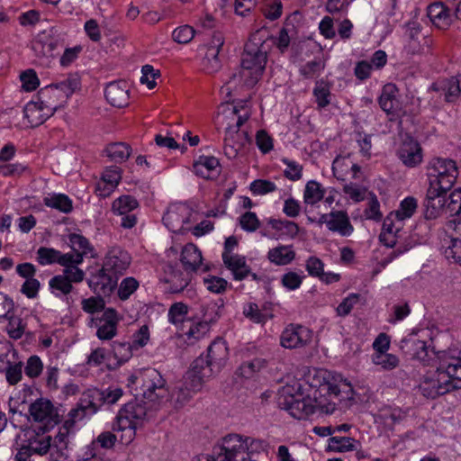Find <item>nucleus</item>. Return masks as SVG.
<instances>
[{
	"label": "nucleus",
	"instance_id": "obj_25",
	"mask_svg": "<svg viewBox=\"0 0 461 461\" xmlns=\"http://www.w3.org/2000/svg\"><path fill=\"white\" fill-rule=\"evenodd\" d=\"M205 369L203 368V361L202 359H195L192 367L186 372L184 376V385L193 393L201 391L205 379L212 377V375H203Z\"/></svg>",
	"mask_w": 461,
	"mask_h": 461
},
{
	"label": "nucleus",
	"instance_id": "obj_19",
	"mask_svg": "<svg viewBox=\"0 0 461 461\" xmlns=\"http://www.w3.org/2000/svg\"><path fill=\"white\" fill-rule=\"evenodd\" d=\"M400 160L408 167H414L422 161L420 145L412 137L406 135L398 149Z\"/></svg>",
	"mask_w": 461,
	"mask_h": 461
},
{
	"label": "nucleus",
	"instance_id": "obj_14",
	"mask_svg": "<svg viewBox=\"0 0 461 461\" xmlns=\"http://www.w3.org/2000/svg\"><path fill=\"white\" fill-rule=\"evenodd\" d=\"M318 223L325 224L330 231L337 232L343 237L350 236L354 231V227L345 211L324 213L320 217Z\"/></svg>",
	"mask_w": 461,
	"mask_h": 461
},
{
	"label": "nucleus",
	"instance_id": "obj_20",
	"mask_svg": "<svg viewBox=\"0 0 461 461\" xmlns=\"http://www.w3.org/2000/svg\"><path fill=\"white\" fill-rule=\"evenodd\" d=\"M131 256L120 247L111 248L104 260V269H108L118 276L122 275L131 264Z\"/></svg>",
	"mask_w": 461,
	"mask_h": 461
},
{
	"label": "nucleus",
	"instance_id": "obj_33",
	"mask_svg": "<svg viewBox=\"0 0 461 461\" xmlns=\"http://www.w3.org/2000/svg\"><path fill=\"white\" fill-rule=\"evenodd\" d=\"M447 190H436L432 194L430 186L427 191L426 215L428 218L435 219L445 210Z\"/></svg>",
	"mask_w": 461,
	"mask_h": 461
},
{
	"label": "nucleus",
	"instance_id": "obj_63",
	"mask_svg": "<svg viewBox=\"0 0 461 461\" xmlns=\"http://www.w3.org/2000/svg\"><path fill=\"white\" fill-rule=\"evenodd\" d=\"M203 285L212 293L222 294L227 288L228 282L222 277L209 276L203 278Z\"/></svg>",
	"mask_w": 461,
	"mask_h": 461
},
{
	"label": "nucleus",
	"instance_id": "obj_27",
	"mask_svg": "<svg viewBox=\"0 0 461 461\" xmlns=\"http://www.w3.org/2000/svg\"><path fill=\"white\" fill-rule=\"evenodd\" d=\"M430 90L444 95L447 103L456 102L461 94L460 82L456 77L445 78L431 85Z\"/></svg>",
	"mask_w": 461,
	"mask_h": 461
},
{
	"label": "nucleus",
	"instance_id": "obj_2",
	"mask_svg": "<svg viewBox=\"0 0 461 461\" xmlns=\"http://www.w3.org/2000/svg\"><path fill=\"white\" fill-rule=\"evenodd\" d=\"M438 360L437 368L427 371L419 385L420 393L427 398L435 399L461 388V352L443 351Z\"/></svg>",
	"mask_w": 461,
	"mask_h": 461
},
{
	"label": "nucleus",
	"instance_id": "obj_11",
	"mask_svg": "<svg viewBox=\"0 0 461 461\" xmlns=\"http://www.w3.org/2000/svg\"><path fill=\"white\" fill-rule=\"evenodd\" d=\"M139 202L131 195H122L112 203L113 212L121 218L120 226L133 228L138 221Z\"/></svg>",
	"mask_w": 461,
	"mask_h": 461
},
{
	"label": "nucleus",
	"instance_id": "obj_51",
	"mask_svg": "<svg viewBox=\"0 0 461 461\" xmlns=\"http://www.w3.org/2000/svg\"><path fill=\"white\" fill-rule=\"evenodd\" d=\"M268 224L276 230L283 231L285 235L294 238L299 232V226L297 223L279 219H270Z\"/></svg>",
	"mask_w": 461,
	"mask_h": 461
},
{
	"label": "nucleus",
	"instance_id": "obj_39",
	"mask_svg": "<svg viewBox=\"0 0 461 461\" xmlns=\"http://www.w3.org/2000/svg\"><path fill=\"white\" fill-rule=\"evenodd\" d=\"M50 293L58 298L68 296L73 291V285L63 274L56 275L49 281Z\"/></svg>",
	"mask_w": 461,
	"mask_h": 461
},
{
	"label": "nucleus",
	"instance_id": "obj_6",
	"mask_svg": "<svg viewBox=\"0 0 461 461\" xmlns=\"http://www.w3.org/2000/svg\"><path fill=\"white\" fill-rule=\"evenodd\" d=\"M131 384L140 385V394L142 395V399L149 403H154L157 408L159 401L168 396L166 381L156 369H146L140 375L131 377Z\"/></svg>",
	"mask_w": 461,
	"mask_h": 461
},
{
	"label": "nucleus",
	"instance_id": "obj_32",
	"mask_svg": "<svg viewBox=\"0 0 461 461\" xmlns=\"http://www.w3.org/2000/svg\"><path fill=\"white\" fill-rule=\"evenodd\" d=\"M428 16L440 29L447 28L452 22L450 10L441 2H435L428 6Z\"/></svg>",
	"mask_w": 461,
	"mask_h": 461
},
{
	"label": "nucleus",
	"instance_id": "obj_40",
	"mask_svg": "<svg viewBox=\"0 0 461 461\" xmlns=\"http://www.w3.org/2000/svg\"><path fill=\"white\" fill-rule=\"evenodd\" d=\"M331 85L323 79L318 80L313 88V96L319 109H323L330 104Z\"/></svg>",
	"mask_w": 461,
	"mask_h": 461
},
{
	"label": "nucleus",
	"instance_id": "obj_9",
	"mask_svg": "<svg viewBox=\"0 0 461 461\" xmlns=\"http://www.w3.org/2000/svg\"><path fill=\"white\" fill-rule=\"evenodd\" d=\"M77 86L78 82L77 79L68 78L59 84L50 85L41 89L39 93L38 99L41 100V104L47 107L49 103L55 104V113L58 109L64 106Z\"/></svg>",
	"mask_w": 461,
	"mask_h": 461
},
{
	"label": "nucleus",
	"instance_id": "obj_28",
	"mask_svg": "<svg viewBox=\"0 0 461 461\" xmlns=\"http://www.w3.org/2000/svg\"><path fill=\"white\" fill-rule=\"evenodd\" d=\"M402 347L406 348L412 357L420 360L424 365L429 364L430 354L425 341L416 338L414 334H410L402 340Z\"/></svg>",
	"mask_w": 461,
	"mask_h": 461
},
{
	"label": "nucleus",
	"instance_id": "obj_22",
	"mask_svg": "<svg viewBox=\"0 0 461 461\" xmlns=\"http://www.w3.org/2000/svg\"><path fill=\"white\" fill-rule=\"evenodd\" d=\"M223 44L224 39L221 33L212 36L203 59V68L207 73L212 74L221 69V62L219 59V53Z\"/></svg>",
	"mask_w": 461,
	"mask_h": 461
},
{
	"label": "nucleus",
	"instance_id": "obj_3",
	"mask_svg": "<svg viewBox=\"0 0 461 461\" xmlns=\"http://www.w3.org/2000/svg\"><path fill=\"white\" fill-rule=\"evenodd\" d=\"M316 392L315 390L314 393ZM277 403L282 410L298 420L305 419L316 411L332 413L335 411L334 404L324 405L318 401L316 394L313 397L305 394L303 385L298 381L285 384L280 389Z\"/></svg>",
	"mask_w": 461,
	"mask_h": 461
},
{
	"label": "nucleus",
	"instance_id": "obj_64",
	"mask_svg": "<svg viewBox=\"0 0 461 461\" xmlns=\"http://www.w3.org/2000/svg\"><path fill=\"white\" fill-rule=\"evenodd\" d=\"M139 287V282L133 277L124 278L118 288V296L121 300H127Z\"/></svg>",
	"mask_w": 461,
	"mask_h": 461
},
{
	"label": "nucleus",
	"instance_id": "obj_55",
	"mask_svg": "<svg viewBox=\"0 0 461 461\" xmlns=\"http://www.w3.org/2000/svg\"><path fill=\"white\" fill-rule=\"evenodd\" d=\"M372 362L375 366H381L384 370H393L399 365V358L393 354L381 353L374 354Z\"/></svg>",
	"mask_w": 461,
	"mask_h": 461
},
{
	"label": "nucleus",
	"instance_id": "obj_43",
	"mask_svg": "<svg viewBox=\"0 0 461 461\" xmlns=\"http://www.w3.org/2000/svg\"><path fill=\"white\" fill-rule=\"evenodd\" d=\"M326 190L321 185L315 181L310 180L307 182L303 192V202L310 205H314L323 199Z\"/></svg>",
	"mask_w": 461,
	"mask_h": 461
},
{
	"label": "nucleus",
	"instance_id": "obj_36",
	"mask_svg": "<svg viewBox=\"0 0 461 461\" xmlns=\"http://www.w3.org/2000/svg\"><path fill=\"white\" fill-rule=\"evenodd\" d=\"M295 251L292 245H277L267 252V259L275 266H286L295 258Z\"/></svg>",
	"mask_w": 461,
	"mask_h": 461
},
{
	"label": "nucleus",
	"instance_id": "obj_4",
	"mask_svg": "<svg viewBox=\"0 0 461 461\" xmlns=\"http://www.w3.org/2000/svg\"><path fill=\"white\" fill-rule=\"evenodd\" d=\"M157 410L154 403H149L144 399H135L127 402L120 410L113 429L122 432L121 441L127 445L134 439L137 428L151 420Z\"/></svg>",
	"mask_w": 461,
	"mask_h": 461
},
{
	"label": "nucleus",
	"instance_id": "obj_41",
	"mask_svg": "<svg viewBox=\"0 0 461 461\" xmlns=\"http://www.w3.org/2000/svg\"><path fill=\"white\" fill-rule=\"evenodd\" d=\"M43 203L50 208L56 209L61 212L68 213L73 209L72 200L64 194H53L44 197Z\"/></svg>",
	"mask_w": 461,
	"mask_h": 461
},
{
	"label": "nucleus",
	"instance_id": "obj_50",
	"mask_svg": "<svg viewBox=\"0 0 461 461\" xmlns=\"http://www.w3.org/2000/svg\"><path fill=\"white\" fill-rule=\"evenodd\" d=\"M325 68V62L321 59H315L301 66L299 72L305 78L318 77Z\"/></svg>",
	"mask_w": 461,
	"mask_h": 461
},
{
	"label": "nucleus",
	"instance_id": "obj_17",
	"mask_svg": "<svg viewBox=\"0 0 461 461\" xmlns=\"http://www.w3.org/2000/svg\"><path fill=\"white\" fill-rule=\"evenodd\" d=\"M117 281L118 276L108 269H104L103 266L102 268L90 276L87 284L95 294L105 296L109 295L116 287Z\"/></svg>",
	"mask_w": 461,
	"mask_h": 461
},
{
	"label": "nucleus",
	"instance_id": "obj_48",
	"mask_svg": "<svg viewBox=\"0 0 461 461\" xmlns=\"http://www.w3.org/2000/svg\"><path fill=\"white\" fill-rule=\"evenodd\" d=\"M461 235V233H459ZM444 256L445 258L461 266V239H451L445 242Z\"/></svg>",
	"mask_w": 461,
	"mask_h": 461
},
{
	"label": "nucleus",
	"instance_id": "obj_12",
	"mask_svg": "<svg viewBox=\"0 0 461 461\" xmlns=\"http://www.w3.org/2000/svg\"><path fill=\"white\" fill-rule=\"evenodd\" d=\"M312 339L310 329L300 324H289L282 332L280 344L289 349L301 348L308 345Z\"/></svg>",
	"mask_w": 461,
	"mask_h": 461
},
{
	"label": "nucleus",
	"instance_id": "obj_58",
	"mask_svg": "<svg viewBox=\"0 0 461 461\" xmlns=\"http://www.w3.org/2000/svg\"><path fill=\"white\" fill-rule=\"evenodd\" d=\"M187 312L188 308L185 303H175L168 310V321L175 325L182 323L185 321Z\"/></svg>",
	"mask_w": 461,
	"mask_h": 461
},
{
	"label": "nucleus",
	"instance_id": "obj_56",
	"mask_svg": "<svg viewBox=\"0 0 461 461\" xmlns=\"http://www.w3.org/2000/svg\"><path fill=\"white\" fill-rule=\"evenodd\" d=\"M37 261L41 266L59 263V250L52 248L40 247L36 252Z\"/></svg>",
	"mask_w": 461,
	"mask_h": 461
},
{
	"label": "nucleus",
	"instance_id": "obj_21",
	"mask_svg": "<svg viewBox=\"0 0 461 461\" xmlns=\"http://www.w3.org/2000/svg\"><path fill=\"white\" fill-rule=\"evenodd\" d=\"M191 210L184 204L172 205L163 215L164 224L173 232H178L189 222Z\"/></svg>",
	"mask_w": 461,
	"mask_h": 461
},
{
	"label": "nucleus",
	"instance_id": "obj_46",
	"mask_svg": "<svg viewBox=\"0 0 461 461\" xmlns=\"http://www.w3.org/2000/svg\"><path fill=\"white\" fill-rule=\"evenodd\" d=\"M5 319L8 321L5 327L8 336L13 339H21L25 332L26 322L21 317L14 315L13 312Z\"/></svg>",
	"mask_w": 461,
	"mask_h": 461
},
{
	"label": "nucleus",
	"instance_id": "obj_18",
	"mask_svg": "<svg viewBox=\"0 0 461 461\" xmlns=\"http://www.w3.org/2000/svg\"><path fill=\"white\" fill-rule=\"evenodd\" d=\"M30 415L36 422L52 427L58 422V414L50 400L40 398L30 405Z\"/></svg>",
	"mask_w": 461,
	"mask_h": 461
},
{
	"label": "nucleus",
	"instance_id": "obj_45",
	"mask_svg": "<svg viewBox=\"0 0 461 461\" xmlns=\"http://www.w3.org/2000/svg\"><path fill=\"white\" fill-rule=\"evenodd\" d=\"M446 210L456 216L455 230L461 233V189H456L450 194Z\"/></svg>",
	"mask_w": 461,
	"mask_h": 461
},
{
	"label": "nucleus",
	"instance_id": "obj_44",
	"mask_svg": "<svg viewBox=\"0 0 461 461\" xmlns=\"http://www.w3.org/2000/svg\"><path fill=\"white\" fill-rule=\"evenodd\" d=\"M169 273L166 278V282L170 284V290L172 293H179L183 291L189 283L188 275H185L178 269L169 267Z\"/></svg>",
	"mask_w": 461,
	"mask_h": 461
},
{
	"label": "nucleus",
	"instance_id": "obj_49",
	"mask_svg": "<svg viewBox=\"0 0 461 461\" xmlns=\"http://www.w3.org/2000/svg\"><path fill=\"white\" fill-rule=\"evenodd\" d=\"M71 248L77 254L88 255L93 251V248L89 240L81 234L72 233L68 237Z\"/></svg>",
	"mask_w": 461,
	"mask_h": 461
},
{
	"label": "nucleus",
	"instance_id": "obj_7",
	"mask_svg": "<svg viewBox=\"0 0 461 461\" xmlns=\"http://www.w3.org/2000/svg\"><path fill=\"white\" fill-rule=\"evenodd\" d=\"M213 461H247L248 447L240 434H229L222 438L221 445L214 447Z\"/></svg>",
	"mask_w": 461,
	"mask_h": 461
},
{
	"label": "nucleus",
	"instance_id": "obj_61",
	"mask_svg": "<svg viewBox=\"0 0 461 461\" xmlns=\"http://www.w3.org/2000/svg\"><path fill=\"white\" fill-rule=\"evenodd\" d=\"M277 189L276 185L267 179H257L250 184V191L256 195H265Z\"/></svg>",
	"mask_w": 461,
	"mask_h": 461
},
{
	"label": "nucleus",
	"instance_id": "obj_13",
	"mask_svg": "<svg viewBox=\"0 0 461 461\" xmlns=\"http://www.w3.org/2000/svg\"><path fill=\"white\" fill-rule=\"evenodd\" d=\"M98 389H88L84 392L75 409L69 411V416L73 421L82 420L86 417L95 414L100 407Z\"/></svg>",
	"mask_w": 461,
	"mask_h": 461
},
{
	"label": "nucleus",
	"instance_id": "obj_53",
	"mask_svg": "<svg viewBox=\"0 0 461 461\" xmlns=\"http://www.w3.org/2000/svg\"><path fill=\"white\" fill-rule=\"evenodd\" d=\"M243 314L255 323H265L272 316L263 312L255 303H249L243 308Z\"/></svg>",
	"mask_w": 461,
	"mask_h": 461
},
{
	"label": "nucleus",
	"instance_id": "obj_37",
	"mask_svg": "<svg viewBox=\"0 0 461 461\" xmlns=\"http://www.w3.org/2000/svg\"><path fill=\"white\" fill-rule=\"evenodd\" d=\"M202 253L193 243L186 244L181 252V262L185 270L195 271L202 263Z\"/></svg>",
	"mask_w": 461,
	"mask_h": 461
},
{
	"label": "nucleus",
	"instance_id": "obj_52",
	"mask_svg": "<svg viewBox=\"0 0 461 461\" xmlns=\"http://www.w3.org/2000/svg\"><path fill=\"white\" fill-rule=\"evenodd\" d=\"M304 279V276L303 275V272L298 273L295 271H287L285 272L280 279V283L283 285L284 288H285L288 291H294L303 284V281Z\"/></svg>",
	"mask_w": 461,
	"mask_h": 461
},
{
	"label": "nucleus",
	"instance_id": "obj_31",
	"mask_svg": "<svg viewBox=\"0 0 461 461\" xmlns=\"http://www.w3.org/2000/svg\"><path fill=\"white\" fill-rule=\"evenodd\" d=\"M122 179V170L117 166H111L105 168L102 174V182L98 183L97 190L100 195L106 196L110 194L118 185Z\"/></svg>",
	"mask_w": 461,
	"mask_h": 461
},
{
	"label": "nucleus",
	"instance_id": "obj_1",
	"mask_svg": "<svg viewBox=\"0 0 461 461\" xmlns=\"http://www.w3.org/2000/svg\"><path fill=\"white\" fill-rule=\"evenodd\" d=\"M269 50L270 43L265 32L258 30L252 33L244 46L241 68L232 73L221 86V94L230 98L238 87L255 86L265 70Z\"/></svg>",
	"mask_w": 461,
	"mask_h": 461
},
{
	"label": "nucleus",
	"instance_id": "obj_10",
	"mask_svg": "<svg viewBox=\"0 0 461 461\" xmlns=\"http://www.w3.org/2000/svg\"><path fill=\"white\" fill-rule=\"evenodd\" d=\"M228 348L221 339L213 340L207 348L206 356L201 355L196 359L203 361L205 375H215L220 373L228 359Z\"/></svg>",
	"mask_w": 461,
	"mask_h": 461
},
{
	"label": "nucleus",
	"instance_id": "obj_42",
	"mask_svg": "<svg viewBox=\"0 0 461 461\" xmlns=\"http://www.w3.org/2000/svg\"><path fill=\"white\" fill-rule=\"evenodd\" d=\"M105 153L111 160L116 163H122L131 156V148L124 142L111 143L106 147Z\"/></svg>",
	"mask_w": 461,
	"mask_h": 461
},
{
	"label": "nucleus",
	"instance_id": "obj_30",
	"mask_svg": "<svg viewBox=\"0 0 461 461\" xmlns=\"http://www.w3.org/2000/svg\"><path fill=\"white\" fill-rule=\"evenodd\" d=\"M193 167L194 173L205 179L212 178L220 173L219 159L212 156H200Z\"/></svg>",
	"mask_w": 461,
	"mask_h": 461
},
{
	"label": "nucleus",
	"instance_id": "obj_15",
	"mask_svg": "<svg viewBox=\"0 0 461 461\" xmlns=\"http://www.w3.org/2000/svg\"><path fill=\"white\" fill-rule=\"evenodd\" d=\"M119 318L115 310L108 308L101 317L92 319V326L96 328V336L101 340H110L116 336Z\"/></svg>",
	"mask_w": 461,
	"mask_h": 461
},
{
	"label": "nucleus",
	"instance_id": "obj_34",
	"mask_svg": "<svg viewBox=\"0 0 461 461\" xmlns=\"http://www.w3.org/2000/svg\"><path fill=\"white\" fill-rule=\"evenodd\" d=\"M61 46V42L58 38L50 35H40L32 45V49L38 57H52L54 51Z\"/></svg>",
	"mask_w": 461,
	"mask_h": 461
},
{
	"label": "nucleus",
	"instance_id": "obj_35",
	"mask_svg": "<svg viewBox=\"0 0 461 461\" xmlns=\"http://www.w3.org/2000/svg\"><path fill=\"white\" fill-rule=\"evenodd\" d=\"M406 43L404 50L411 55L423 52V47L419 40L421 25L417 22H410L406 25Z\"/></svg>",
	"mask_w": 461,
	"mask_h": 461
},
{
	"label": "nucleus",
	"instance_id": "obj_57",
	"mask_svg": "<svg viewBox=\"0 0 461 461\" xmlns=\"http://www.w3.org/2000/svg\"><path fill=\"white\" fill-rule=\"evenodd\" d=\"M417 209V201L413 197H406L401 202L400 208L395 212L398 223L406 218L412 216Z\"/></svg>",
	"mask_w": 461,
	"mask_h": 461
},
{
	"label": "nucleus",
	"instance_id": "obj_60",
	"mask_svg": "<svg viewBox=\"0 0 461 461\" xmlns=\"http://www.w3.org/2000/svg\"><path fill=\"white\" fill-rule=\"evenodd\" d=\"M282 162L286 166L284 170L285 176L291 181H298L303 176V166L289 158H283Z\"/></svg>",
	"mask_w": 461,
	"mask_h": 461
},
{
	"label": "nucleus",
	"instance_id": "obj_23",
	"mask_svg": "<svg viewBox=\"0 0 461 461\" xmlns=\"http://www.w3.org/2000/svg\"><path fill=\"white\" fill-rule=\"evenodd\" d=\"M55 104L49 103L48 107L41 104V100L28 103L23 110L24 117L32 127L42 124L54 113Z\"/></svg>",
	"mask_w": 461,
	"mask_h": 461
},
{
	"label": "nucleus",
	"instance_id": "obj_16",
	"mask_svg": "<svg viewBox=\"0 0 461 461\" xmlns=\"http://www.w3.org/2000/svg\"><path fill=\"white\" fill-rule=\"evenodd\" d=\"M249 141L250 139L247 131L240 129L225 127L223 151L228 158L233 159L237 158L241 149Z\"/></svg>",
	"mask_w": 461,
	"mask_h": 461
},
{
	"label": "nucleus",
	"instance_id": "obj_62",
	"mask_svg": "<svg viewBox=\"0 0 461 461\" xmlns=\"http://www.w3.org/2000/svg\"><path fill=\"white\" fill-rule=\"evenodd\" d=\"M43 370V363L37 355L31 356L26 362L24 372L30 378H37Z\"/></svg>",
	"mask_w": 461,
	"mask_h": 461
},
{
	"label": "nucleus",
	"instance_id": "obj_54",
	"mask_svg": "<svg viewBox=\"0 0 461 461\" xmlns=\"http://www.w3.org/2000/svg\"><path fill=\"white\" fill-rule=\"evenodd\" d=\"M266 366V360L263 358H254L242 363L240 366V375L245 378H251Z\"/></svg>",
	"mask_w": 461,
	"mask_h": 461
},
{
	"label": "nucleus",
	"instance_id": "obj_38",
	"mask_svg": "<svg viewBox=\"0 0 461 461\" xmlns=\"http://www.w3.org/2000/svg\"><path fill=\"white\" fill-rule=\"evenodd\" d=\"M400 226H395L391 217H386L383 223L379 240L386 247L393 248L398 242Z\"/></svg>",
	"mask_w": 461,
	"mask_h": 461
},
{
	"label": "nucleus",
	"instance_id": "obj_47",
	"mask_svg": "<svg viewBox=\"0 0 461 461\" xmlns=\"http://www.w3.org/2000/svg\"><path fill=\"white\" fill-rule=\"evenodd\" d=\"M357 441L349 437H331L329 439L328 449L334 452H347L356 449Z\"/></svg>",
	"mask_w": 461,
	"mask_h": 461
},
{
	"label": "nucleus",
	"instance_id": "obj_24",
	"mask_svg": "<svg viewBox=\"0 0 461 461\" xmlns=\"http://www.w3.org/2000/svg\"><path fill=\"white\" fill-rule=\"evenodd\" d=\"M104 96L107 102L118 108L124 107L129 104L128 85L124 81L111 82L104 90Z\"/></svg>",
	"mask_w": 461,
	"mask_h": 461
},
{
	"label": "nucleus",
	"instance_id": "obj_59",
	"mask_svg": "<svg viewBox=\"0 0 461 461\" xmlns=\"http://www.w3.org/2000/svg\"><path fill=\"white\" fill-rule=\"evenodd\" d=\"M51 437L47 436L39 440L31 441L28 446H23L24 448H28L30 450V454L32 456L33 454L43 456L48 453L50 448L51 447Z\"/></svg>",
	"mask_w": 461,
	"mask_h": 461
},
{
	"label": "nucleus",
	"instance_id": "obj_26",
	"mask_svg": "<svg viewBox=\"0 0 461 461\" xmlns=\"http://www.w3.org/2000/svg\"><path fill=\"white\" fill-rule=\"evenodd\" d=\"M381 109L387 114L395 115L401 110L398 89L393 84L385 85L378 99Z\"/></svg>",
	"mask_w": 461,
	"mask_h": 461
},
{
	"label": "nucleus",
	"instance_id": "obj_29",
	"mask_svg": "<svg viewBox=\"0 0 461 461\" xmlns=\"http://www.w3.org/2000/svg\"><path fill=\"white\" fill-rule=\"evenodd\" d=\"M224 266L231 272L235 280L241 281L250 274L245 257L240 255H221Z\"/></svg>",
	"mask_w": 461,
	"mask_h": 461
},
{
	"label": "nucleus",
	"instance_id": "obj_5",
	"mask_svg": "<svg viewBox=\"0 0 461 461\" xmlns=\"http://www.w3.org/2000/svg\"><path fill=\"white\" fill-rule=\"evenodd\" d=\"M459 171L456 162L448 158H433L428 165L430 193L436 190L449 191L455 185Z\"/></svg>",
	"mask_w": 461,
	"mask_h": 461
},
{
	"label": "nucleus",
	"instance_id": "obj_8",
	"mask_svg": "<svg viewBox=\"0 0 461 461\" xmlns=\"http://www.w3.org/2000/svg\"><path fill=\"white\" fill-rule=\"evenodd\" d=\"M251 116V107L248 101L236 104H221L218 108L217 123L225 127L240 129Z\"/></svg>",
	"mask_w": 461,
	"mask_h": 461
}]
</instances>
